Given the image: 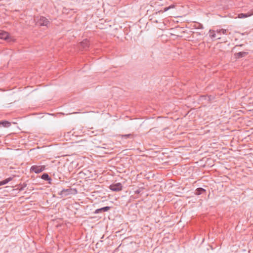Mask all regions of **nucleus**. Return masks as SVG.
<instances>
[{"label":"nucleus","mask_w":253,"mask_h":253,"mask_svg":"<svg viewBox=\"0 0 253 253\" xmlns=\"http://www.w3.org/2000/svg\"><path fill=\"white\" fill-rule=\"evenodd\" d=\"M248 54V52H239L236 54L238 58L245 57Z\"/></svg>","instance_id":"obj_12"},{"label":"nucleus","mask_w":253,"mask_h":253,"mask_svg":"<svg viewBox=\"0 0 253 253\" xmlns=\"http://www.w3.org/2000/svg\"><path fill=\"white\" fill-rule=\"evenodd\" d=\"M174 7H175L174 5H173V4L170 5L169 7H165L164 9V11H167L171 8H174Z\"/></svg>","instance_id":"obj_15"},{"label":"nucleus","mask_w":253,"mask_h":253,"mask_svg":"<svg viewBox=\"0 0 253 253\" xmlns=\"http://www.w3.org/2000/svg\"><path fill=\"white\" fill-rule=\"evenodd\" d=\"M251 10H252V11H253V9H251Z\"/></svg>","instance_id":"obj_18"},{"label":"nucleus","mask_w":253,"mask_h":253,"mask_svg":"<svg viewBox=\"0 0 253 253\" xmlns=\"http://www.w3.org/2000/svg\"><path fill=\"white\" fill-rule=\"evenodd\" d=\"M71 189H63L60 191V193H59V194L61 196H67L69 194H70Z\"/></svg>","instance_id":"obj_7"},{"label":"nucleus","mask_w":253,"mask_h":253,"mask_svg":"<svg viewBox=\"0 0 253 253\" xmlns=\"http://www.w3.org/2000/svg\"><path fill=\"white\" fill-rule=\"evenodd\" d=\"M204 192H205V190L202 188H198L196 190V194L197 195L201 194Z\"/></svg>","instance_id":"obj_13"},{"label":"nucleus","mask_w":253,"mask_h":253,"mask_svg":"<svg viewBox=\"0 0 253 253\" xmlns=\"http://www.w3.org/2000/svg\"><path fill=\"white\" fill-rule=\"evenodd\" d=\"M38 23L41 26H45L48 27L49 24V21L46 18L41 16L38 20Z\"/></svg>","instance_id":"obj_5"},{"label":"nucleus","mask_w":253,"mask_h":253,"mask_svg":"<svg viewBox=\"0 0 253 253\" xmlns=\"http://www.w3.org/2000/svg\"><path fill=\"white\" fill-rule=\"evenodd\" d=\"M132 135L131 134H125V135H122V137H124V138H128L130 136H131Z\"/></svg>","instance_id":"obj_16"},{"label":"nucleus","mask_w":253,"mask_h":253,"mask_svg":"<svg viewBox=\"0 0 253 253\" xmlns=\"http://www.w3.org/2000/svg\"><path fill=\"white\" fill-rule=\"evenodd\" d=\"M227 32V30L225 29H220L217 30L216 31L214 30H210V36L211 38H216L217 39H220V35L221 33L223 34H226Z\"/></svg>","instance_id":"obj_1"},{"label":"nucleus","mask_w":253,"mask_h":253,"mask_svg":"<svg viewBox=\"0 0 253 253\" xmlns=\"http://www.w3.org/2000/svg\"><path fill=\"white\" fill-rule=\"evenodd\" d=\"M45 169L44 166H33L31 167L30 170L36 173H39L43 171Z\"/></svg>","instance_id":"obj_3"},{"label":"nucleus","mask_w":253,"mask_h":253,"mask_svg":"<svg viewBox=\"0 0 253 253\" xmlns=\"http://www.w3.org/2000/svg\"><path fill=\"white\" fill-rule=\"evenodd\" d=\"M42 178L45 180H50L51 178L47 173H44L42 175Z\"/></svg>","instance_id":"obj_14"},{"label":"nucleus","mask_w":253,"mask_h":253,"mask_svg":"<svg viewBox=\"0 0 253 253\" xmlns=\"http://www.w3.org/2000/svg\"><path fill=\"white\" fill-rule=\"evenodd\" d=\"M109 188L113 191L119 192L122 190L123 186L121 183H117L114 184H111L109 186Z\"/></svg>","instance_id":"obj_4"},{"label":"nucleus","mask_w":253,"mask_h":253,"mask_svg":"<svg viewBox=\"0 0 253 253\" xmlns=\"http://www.w3.org/2000/svg\"><path fill=\"white\" fill-rule=\"evenodd\" d=\"M89 42L87 39L84 40L80 43V45L84 49L86 48L89 46Z\"/></svg>","instance_id":"obj_10"},{"label":"nucleus","mask_w":253,"mask_h":253,"mask_svg":"<svg viewBox=\"0 0 253 253\" xmlns=\"http://www.w3.org/2000/svg\"><path fill=\"white\" fill-rule=\"evenodd\" d=\"M253 15V11L251 10L247 13H240L238 14V18H245L250 16H251Z\"/></svg>","instance_id":"obj_6"},{"label":"nucleus","mask_w":253,"mask_h":253,"mask_svg":"<svg viewBox=\"0 0 253 253\" xmlns=\"http://www.w3.org/2000/svg\"><path fill=\"white\" fill-rule=\"evenodd\" d=\"M110 209V207H105L96 210L95 211H94V213H99L101 212L107 211Z\"/></svg>","instance_id":"obj_8"},{"label":"nucleus","mask_w":253,"mask_h":253,"mask_svg":"<svg viewBox=\"0 0 253 253\" xmlns=\"http://www.w3.org/2000/svg\"><path fill=\"white\" fill-rule=\"evenodd\" d=\"M13 178L11 177H8L5 180L0 181V186L5 185L7 184L9 181H11L12 180Z\"/></svg>","instance_id":"obj_11"},{"label":"nucleus","mask_w":253,"mask_h":253,"mask_svg":"<svg viewBox=\"0 0 253 253\" xmlns=\"http://www.w3.org/2000/svg\"><path fill=\"white\" fill-rule=\"evenodd\" d=\"M1 126L4 127H9L11 126V123L7 121H0V127Z\"/></svg>","instance_id":"obj_9"},{"label":"nucleus","mask_w":253,"mask_h":253,"mask_svg":"<svg viewBox=\"0 0 253 253\" xmlns=\"http://www.w3.org/2000/svg\"><path fill=\"white\" fill-rule=\"evenodd\" d=\"M77 113H78V112H74V113H73V114H77Z\"/></svg>","instance_id":"obj_17"},{"label":"nucleus","mask_w":253,"mask_h":253,"mask_svg":"<svg viewBox=\"0 0 253 253\" xmlns=\"http://www.w3.org/2000/svg\"><path fill=\"white\" fill-rule=\"evenodd\" d=\"M0 39L8 42L13 41V39L9 36L7 32L2 30H0Z\"/></svg>","instance_id":"obj_2"}]
</instances>
